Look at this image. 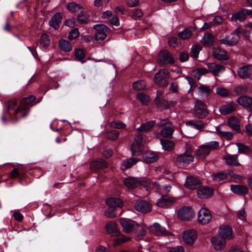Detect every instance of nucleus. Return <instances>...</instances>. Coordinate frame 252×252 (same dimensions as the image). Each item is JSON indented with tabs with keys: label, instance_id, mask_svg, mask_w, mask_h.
<instances>
[{
	"label": "nucleus",
	"instance_id": "nucleus-38",
	"mask_svg": "<svg viewBox=\"0 0 252 252\" xmlns=\"http://www.w3.org/2000/svg\"><path fill=\"white\" fill-rule=\"evenodd\" d=\"M29 111V109L28 107L22 106L20 105L18 108L14 110V113L17 116V119L20 118L25 117Z\"/></svg>",
	"mask_w": 252,
	"mask_h": 252
},
{
	"label": "nucleus",
	"instance_id": "nucleus-54",
	"mask_svg": "<svg viewBox=\"0 0 252 252\" xmlns=\"http://www.w3.org/2000/svg\"><path fill=\"white\" fill-rule=\"evenodd\" d=\"M136 97L143 104L146 105L150 101L149 96L142 93L137 94Z\"/></svg>",
	"mask_w": 252,
	"mask_h": 252
},
{
	"label": "nucleus",
	"instance_id": "nucleus-18",
	"mask_svg": "<svg viewBox=\"0 0 252 252\" xmlns=\"http://www.w3.org/2000/svg\"><path fill=\"white\" fill-rule=\"evenodd\" d=\"M175 202V200L167 195H163L159 199L156 204L158 206L161 208H168L173 205Z\"/></svg>",
	"mask_w": 252,
	"mask_h": 252
},
{
	"label": "nucleus",
	"instance_id": "nucleus-37",
	"mask_svg": "<svg viewBox=\"0 0 252 252\" xmlns=\"http://www.w3.org/2000/svg\"><path fill=\"white\" fill-rule=\"evenodd\" d=\"M245 8L242 9L238 12L234 13L232 15L231 19L234 21L243 22L246 19V15L244 12Z\"/></svg>",
	"mask_w": 252,
	"mask_h": 252
},
{
	"label": "nucleus",
	"instance_id": "nucleus-12",
	"mask_svg": "<svg viewBox=\"0 0 252 252\" xmlns=\"http://www.w3.org/2000/svg\"><path fill=\"white\" fill-rule=\"evenodd\" d=\"M197 238L196 232L193 229H188L184 231L183 239L185 242L189 245H192Z\"/></svg>",
	"mask_w": 252,
	"mask_h": 252
},
{
	"label": "nucleus",
	"instance_id": "nucleus-23",
	"mask_svg": "<svg viewBox=\"0 0 252 252\" xmlns=\"http://www.w3.org/2000/svg\"><path fill=\"white\" fill-rule=\"evenodd\" d=\"M107 167V163L102 159L94 161L90 164V169L94 171L103 169Z\"/></svg>",
	"mask_w": 252,
	"mask_h": 252
},
{
	"label": "nucleus",
	"instance_id": "nucleus-58",
	"mask_svg": "<svg viewBox=\"0 0 252 252\" xmlns=\"http://www.w3.org/2000/svg\"><path fill=\"white\" fill-rule=\"evenodd\" d=\"M35 99V97L33 95H31L28 97H25L22 99L20 105L27 107V106L32 104Z\"/></svg>",
	"mask_w": 252,
	"mask_h": 252
},
{
	"label": "nucleus",
	"instance_id": "nucleus-56",
	"mask_svg": "<svg viewBox=\"0 0 252 252\" xmlns=\"http://www.w3.org/2000/svg\"><path fill=\"white\" fill-rule=\"evenodd\" d=\"M202 47L199 45H193L191 48V55L193 58H197Z\"/></svg>",
	"mask_w": 252,
	"mask_h": 252
},
{
	"label": "nucleus",
	"instance_id": "nucleus-24",
	"mask_svg": "<svg viewBox=\"0 0 252 252\" xmlns=\"http://www.w3.org/2000/svg\"><path fill=\"white\" fill-rule=\"evenodd\" d=\"M211 242L214 248L217 251L223 250L225 245V240L220 238V237H212Z\"/></svg>",
	"mask_w": 252,
	"mask_h": 252
},
{
	"label": "nucleus",
	"instance_id": "nucleus-44",
	"mask_svg": "<svg viewBox=\"0 0 252 252\" xmlns=\"http://www.w3.org/2000/svg\"><path fill=\"white\" fill-rule=\"evenodd\" d=\"M131 240V237L126 236L124 235H121L120 237L115 239L113 241V245L117 246L126 242L129 241Z\"/></svg>",
	"mask_w": 252,
	"mask_h": 252
},
{
	"label": "nucleus",
	"instance_id": "nucleus-8",
	"mask_svg": "<svg viewBox=\"0 0 252 252\" xmlns=\"http://www.w3.org/2000/svg\"><path fill=\"white\" fill-rule=\"evenodd\" d=\"M134 208L137 211L142 213H148L152 210L150 203L143 200H137L134 205Z\"/></svg>",
	"mask_w": 252,
	"mask_h": 252
},
{
	"label": "nucleus",
	"instance_id": "nucleus-16",
	"mask_svg": "<svg viewBox=\"0 0 252 252\" xmlns=\"http://www.w3.org/2000/svg\"><path fill=\"white\" fill-rule=\"evenodd\" d=\"M213 56L215 59L219 61H226L229 59L227 52L220 47H216L213 49Z\"/></svg>",
	"mask_w": 252,
	"mask_h": 252
},
{
	"label": "nucleus",
	"instance_id": "nucleus-28",
	"mask_svg": "<svg viewBox=\"0 0 252 252\" xmlns=\"http://www.w3.org/2000/svg\"><path fill=\"white\" fill-rule=\"evenodd\" d=\"M193 157L192 155L188 154H184L178 156L177 158V161L181 164L184 165L188 164L190 162L193 161Z\"/></svg>",
	"mask_w": 252,
	"mask_h": 252
},
{
	"label": "nucleus",
	"instance_id": "nucleus-40",
	"mask_svg": "<svg viewBox=\"0 0 252 252\" xmlns=\"http://www.w3.org/2000/svg\"><path fill=\"white\" fill-rule=\"evenodd\" d=\"M174 129L172 126H169L163 128L160 132L161 136L165 138H171Z\"/></svg>",
	"mask_w": 252,
	"mask_h": 252
},
{
	"label": "nucleus",
	"instance_id": "nucleus-20",
	"mask_svg": "<svg viewBox=\"0 0 252 252\" xmlns=\"http://www.w3.org/2000/svg\"><path fill=\"white\" fill-rule=\"evenodd\" d=\"M237 102L246 109L251 108L252 106V98L248 95H243L239 96L237 99Z\"/></svg>",
	"mask_w": 252,
	"mask_h": 252
},
{
	"label": "nucleus",
	"instance_id": "nucleus-1",
	"mask_svg": "<svg viewBox=\"0 0 252 252\" xmlns=\"http://www.w3.org/2000/svg\"><path fill=\"white\" fill-rule=\"evenodd\" d=\"M209 114L207 106L201 100L197 99L194 102L193 115L198 119H204Z\"/></svg>",
	"mask_w": 252,
	"mask_h": 252
},
{
	"label": "nucleus",
	"instance_id": "nucleus-51",
	"mask_svg": "<svg viewBox=\"0 0 252 252\" xmlns=\"http://www.w3.org/2000/svg\"><path fill=\"white\" fill-rule=\"evenodd\" d=\"M213 179L216 182H220L227 179V175L223 172L214 173L212 175Z\"/></svg>",
	"mask_w": 252,
	"mask_h": 252
},
{
	"label": "nucleus",
	"instance_id": "nucleus-19",
	"mask_svg": "<svg viewBox=\"0 0 252 252\" xmlns=\"http://www.w3.org/2000/svg\"><path fill=\"white\" fill-rule=\"evenodd\" d=\"M201 185V182L199 179L191 176L187 178L186 182L185 184V187L191 189L197 188Z\"/></svg>",
	"mask_w": 252,
	"mask_h": 252
},
{
	"label": "nucleus",
	"instance_id": "nucleus-47",
	"mask_svg": "<svg viewBox=\"0 0 252 252\" xmlns=\"http://www.w3.org/2000/svg\"><path fill=\"white\" fill-rule=\"evenodd\" d=\"M216 130L220 136L227 140H230L233 138V134L230 132L222 131L219 127L216 128Z\"/></svg>",
	"mask_w": 252,
	"mask_h": 252
},
{
	"label": "nucleus",
	"instance_id": "nucleus-62",
	"mask_svg": "<svg viewBox=\"0 0 252 252\" xmlns=\"http://www.w3.org/2000/svg\"><path fill=\"white\" fill-rule=\"evenodd\" d=\"M75 56L76 59H77L79 61H80L82 62L84 61H83L85 57V54L84 52L82 49H76L75 51Z\"/></svg>",
	"mask_w": 252,
	"mask_h": 252
},
{
	"label": "nucleus",
	"instance_id": "nucleus-43",
	"mask_svg": "<svg viewBox=\"0 0 252 252\" xmlns=\"http://www.w3.org/2000/svg\"><path fill=\"white\" fill-rule=\"evenodd\" d=\"M160 141L162 148L165 151H170L173 149L175 145L172 141L164 139H161Z\"/></svg>",
	"mask_w": 252,
	"mask_h": 252
},
{
	"label": "nucleus",
	"instance_id": "nucleus-60",
	"mask_svg": "<svg viewBox=\"0 0 252 252\" xmlns=\"http://www.w3.org/2000/svg\"><path fill=\"white\" fill-rule=\"evenodd\" d=\"M204 145L208 150L211 152L212 150L218 149L219 147L220 144L218 141H211Z\"/></svg>",
	"mask_w": 252,
	"mask_h": 252
},
{
	"label": "nucleus",
	"instance_id": "nucleus-64",
	"mask_svg": "<svg viewBox=\"0 0 252 252\" xmlns=\"http://www.w3.org/2000/svg\"><path fill=\"white\" fill-rule=\"evenodd\" d=\"M79 35V32L77 28H75L70 32L68 34V38L70 40L76 39Z\"/></svg>",
	"mask_w": 252,
	"mask_h": 252
},
{
	"label": "nucleus",
	"instance_id": "nucleus-52",
	"mask_svg": "<svg viewBox=\"0 0 252 252\" xmlns=\"http://www.w3.org/2000/svg\"><path fill=\"white\" fill-rule=\"evenodd\" d=\"M192 32L189 28H186L180 32L178 35L182 39H188L192 36Z\"/></svg>",
	"mask_w": 252,
	"mask_h": 252
},
{
	"label": "nucleus",
	"instance_id": "nucleus-13",
	"mask_svg": "<svg viewBox=\"0 0 252 252\" xmlns=\"http://www.w3.org/2000/svg\"><path fill=\"white\" fill-rule=\"evenodd\" d=\"M219 235L220 238L226 240L233 237L232 228L228 225L221 226L220 227Z\"/></svg>",
	"mask_w": 252,
	"mask_h": 252
},
{
	"label": "nucleus",
	"instance_id": "nucleus-9",
	"mask_svg": "<svg viewBox=\"0 0 252 252\" xmlns=\"http://www.w3.org/2000/svg\"><path fill=\"white\" fill-rule=\"evenodd\" d=\"M106 232L112 236L118 237L121 235V231L118 224L114 221H109L105 225Z\"/></svg>",
	"mask_w": 252,
	"mask_h": 252
},
{
	"label": "nucleus",
	"instance_id": "nucleus-27",
	"mask_svg": "<svg viewBox=\"0 0 252 252\" xmlns=\"http://www.w3.org/2000/svg\"><path fill=\"white\" fill-rule=\"evenodd\" d=\"M62 19V14L60 12L56 13L53 16L49 21V25L55 30H57Z\"/></svg>",
	"mask_w": 252,
	"mask_h": 252
},
{
	"label": "nucleus",
	"instance_id": "nucleus-22",
	"mask_svg": "<svg viewBox=\"0 0 252 252\" xmlns=\"http://www.w3.org/2000/svg\"><path fill=\"white\" fill-rule=\"evenodd\" d=\"M219 42L222 44L228 46H234L238 43V38L232 35H226L225 36H221L219 39Z\"/></svg>",
	"mask_w": 252,
	"mask_h": 252
},
{
	"label": "nucleus",
	"instance_id": "nucleus-50",
	"mask_svg": "<svg viewBox=\"0 0 252 252\" xmlns=\"http://www.w3.org/2000/svg\"><path fill=\"white\" fill-rule=\"evenodd\" d=\"M248 88L246 85H239L234 89V92L237 95L246 94Z\"/></svg>",
	"mask_w": 252,
	"mask_h": 252
},
{
	"label": "nucleus",
	"instance_id": "nucleus-10",
	"mask_svg": "<svg viewBox=\"0 0 252 252\" xmlns=\"http://www.w3.org/2000/svg\"><path fill=\"white\" fill-rule=\"evenodd\" d=\"M212 219V215L210 212L205 209H201L198 215V220L199 222L205 224L208 223Z\"/></svg>",
	"mask_w": 252,
	"mask_h": 252
},
{
	"label": "nucleus",
	"instance_id": "nucleus-14",
	"mask_svg": "<svg viewBox=\"0 0 252 252\" xmlns=\"http://www.w3.org/2000/svg\"><path fill=\"white\" fill-rule=\"evenodd\" d=\"M238 74L242 79L252 78V66L251 65L243 66L239 68Z\"/></svg>",
	"mask_w": 252,
	"mask_h": 252
},
{
	"label": "nucleus",
	"instance_id": "nucleus-33",
	"mask_svg": "<svg viewBox=\"0 0 252 252\" xmlns=\"http://www.w3.org/2000/svg\"><path fill=\"white\" fill-rule=\"evenodd\" d=\"M155 125V121H150L142 124L137 129L139 132H148L151 130Z\"/></svg>",
	"mask_w": 252,
	"mask_h": 252
},
{
	"label": "nucleus",
	"instance_id": "nucleus-46",
	"mask_svg": "<svg viewBox=\"0 0 252 252\" xmlns=\"http://www.w3.org/2000/svg\"><path fill=\"white\" fill-rule=\"evenodd\" d=\"M236 145L238 148V153L241 154H251L252 152V149L248 146L244 144L237 143Z\"/></svg>",
	"mask_w": 252,
	"mask_h": 252
},
{
	"label": "nucleus",
	"instance_id": "nucleus-26",
	"mask_svg": "<svg viewBox=\"0 0 252 252\" xmlns=\"http://www.w3.org/2000/svg\"><path fill=\"white\" fill-rule=\"evenodd\" d=\"M230 189L234 193L243 196L247 194L249 191L247 187L240 185H231Z\"/></svg>",
	"mask_w": 252,
	"mask_h": 252
},
{
	"label": "nucleus",
	"instance_id": "nucleus-31",
	"mask_svg": "<svg viewBox=\"0 0 252 252\" xmlns=\"http://www.w3.org/2000/svg\"><path fill=\"white\" fill-rule=\"evenodd\" d=\"M106 203L109 206L116 208V207L121 208L124 203L122 200L118 198H109L106 200Z\"/></svg>",
	"mask_w": 252,
	"mask_h": 252
},
{
	"label": "nucleus",
	"instance_id": "nucleus-49",
	"mask_svg": "<svg viewBox=\"0 0 252 252\" xmlns=\"http://www.w3.org/2000/svg\"><path fill=\"white\" fill-rule=\"evenodd\" d=\"M119 135V132L116 130H112L108 131L105 134V137L111 140H115L118 139Z\"/></svg>",
	"mask_w": 252,
	"mask_h": 252
},
{
	"label": "nucleus",
	"instance_id": "nucleus-48",
	"mask_svg": "<svg viewBox=\"0 0 252 252\" xmlns=\"http://www.w3.org/2000/svg\"><path fill=\"white\" fill-rule=\"evenodd\" d=\"M138 161V159L137 158H130L125 160L123 162V166L125 167L124 170L131 167Z\"/></svg>",
	"mask_w": 252,
	"mask_h": 252
},
{
	"label": "nucleus",
	"instance_id": "nucleus-32",
	"mask_svg": "<svg viewBox=\"0 0 252 252\" xmlns=\"http://www.w3.org/2000/svg\"><path fill=\"white\" fill-rule=\"evenodd\" d=\"M143 157L145 161L147 163H154L157 161L159 158L158 155L151 152L144 153Z\"/></svg>",
	"mask_w": 252,
	"mask_h": 252
},
{
	"label": "nucleus",
	"instance_id": "nucleus-6",
	"mask_svg": "<svg viewBox=\"0 0 252 252\" xmlns=\"http://www.w3.org/2000/svg\"><path fill=\"white\" fill-rule=\"evenodd\" d=\"M158 63L161 65L173 64L175 63L174 59L168 50H163L160 52L157 59Z\"/></svg>",
	"mask_w": 252,
	"mask_h": 252
},
{
	"label": "nucleus",
	"instance_id": "nucleus-53",
	"mask_svg": "<svg viewBox=\"0 0 252 252\" xmlns=\"http://www.w3.org/2000/svg\"><path fill=\"white\" fill-rule=\"evenodd\" d=\"M133 88L136 91L144 90L146 88V83L143 80H139L133 83Z\"/></svg>",
	"mask_w": 252,
	"mask_h": 252
},
{
	"label": "nucleus",
	"instance_id": "nucleus-2",
	"mask_svg": "<svg viewBox=\"0 0 252 252\" xmlns=\"http://www.w3.org/2000/svg\"><path fill=\"white\" fill-rule=\"evenodd\" d=\"M145 143L144 134L137 131L135 135L134 141L131 146V150L133 156H139L141 153V148Z\"/></svg>",
	"mask_w": 252,
	"mask_h": 252
},
{
	"label": "nucleus",
	"instance_id": "nucleus-34",
	"mask_svg": "<svg viewBox=\"0 0 252 252\" xmlns=\"http://www.w3.org/2000/svg\"><path fill=\"white\" fill-rule=\"evenodd\" d=\"M227 124L233 129L239 132L240 130V122L235 117H232L228 119Z\"/></svg>",
	"mask_w": 252,
	"mask_h": 252
},
{
	"label": "nucleus",
	"instance_id": "nucleus-45",
	"mask_svg": "<svg viewBox=\"0 0 252 252\" xmlns=\"http://www.w3.org/2000/svg\"><path fill=\"white\" fill-rule=\"evenodd\" d=\"M67 9L73 13L78 12L83 9V7L74 2H69L67 6Z\"/></svg>",
	"mask_w": 252,
	"mask_h": 252
},
{
	"label": "nucleus",
	"instance_id": "nucleus-7",
	"mask_svg": "<svg viewBox=\"0 0 252 252\" xmlns=\"http://www.w3.org/2000/svg\"><path fill=\"white\" fill-rule=\"evenodd\" d=\"M124 184L129 189H134L141 186H146L148 183L145 180H140L134 177H128L124 181Z\"/></svg>",
	"mask_w": 252,
	"mask_h": 252
},
{
	"label": "nucleus",
	"instance_id": "nucleus-25",
	"mask_svg": "<svg viewBox=\"0 0 252 252\" xmlns=\"http://www.w3.org/2000/svg\"><path fill=\"white\" fill-rule=\"evenodd\" d=\"M226 164L233 166H239L241 164L238 161V156L237 155L228 154L224 157Z\"/></svg>",
	"mask_w": 252,
	"mask_h": 252
},
{
	"label": "nucleus",
	"instance_id": "nucleus-15",
	"mask_svg": "<svg viewBox=\"0 0 252 252\" xmlns=\"http://www.w3.org/2000/svg\"><path fill=\"white\" fill-rule=\"evenodd\" d=\"M199 198L207 199L212 197L214 194V189L207 186L203 187L197 190Z\"/></svg>",
	"mask_w": 252,
	"mask_h": 252
},
{
	"label": "nucleus",
	"instance_id": "nucleus-39",
	"mask_svg": "<svg viewBox=\"0 0 252 252\" xmlns=\"http://www.w3.org/2000/svg\"><path fill=\"white\" fill-rule=\"evenodd\" d=\"M89 15L87 12L82 10L80 11L77 20L80 24H86L89 21Z\"/></svg>",
	"mask_w": 252,
	"mask_h": 252
},
{
	"label": "nucleus",
	"instance_id": "nucleus-36",
	"mask_svg": "<svg viewBox=\"0 0 252 252\" xmlns=\"http://www.w3.org/2000/svg\"><path fill=\"white\" fill-rule=\"evenodd\" d=\"M215 41L214 35L211 33H205L202 40V43L205 46H212Z\"/></svg>",
	"mask_w": 252,
	"mask_h": 252
},
{
	"label": "nucleus",
	"instance_id": "nucleus-30",
	"mask_svg": "<svg viewBox=\"0 0 252 252\" xmlns=\"http://www.w3.org/2000/svg\"><path fill=\"white\" fill-rule=\"evenodd\" d=\"M149 231L157 235H162L165 233V229L161 226L158 223H155L149 227Z\"/></svg>",
	"mask_w": 252,
	"mask_h": 252
},
{
	"label": "nucleus",
	"instance_id": "nucleus-4",
	"mask_svg": "<svg viewBox=\"0 0 252 252\" xmlns=\"http://www.w3.org/2000/svg\"><path fill=\"white\" fill-rule=\"evenodd\" d=\"M169 73L165 69H160L155 75V82L160 87L167 86Z\"/></svg>",
	"mask_w": 252,
	"mask_h": 252
},
{
	"label": "nucleus",
	"instance_id": "nucleus-29",
	"mask_svg": "<svg viewBox=\"0 0 252 252\" xmlns=\"http://www.w3.org/2000/svg\"><path fill=\"white\" fill-rule=\"evenodd\" d=\"M157 93H158V95L156 97L155 100V103H156V105H157V106L158 108H161V109H165L169 108L168 101L166 100L161 99L159 97V96H161V95H162V94L161 92H157Z\"/></svg>",
	"mask_w": 252,
	"mask_h": 252
},
{
	"label": "nucleus",
	"instance_id": "nucleus-63",
	"mask_svg": "<svg viewBox=\"0 0 252 252\" xmlns=\"http://www.w3.org/2000/svg\"><path fill=\"white\" fill-rule=\"evenodd\" d=\"M209 73V70L204 68H200L197 70L195 77H197L198 79H200L202 75H205Z\"/></svg>",
	"mask_w": 252,
	"mask_h": 252
},
{
	"label": "nucleus",
	"instance_id": "nucleus-11",
	"mask_svg": "<svg viewBox=\"0 0 252 252\" xmlns=\"http://www.w3.org/2000/svg\"><path fill=\"white\" fill-rule=\"evenodd\" d=\"M178 217L181 220H189L194 216V213L190 207H185L179 209Z\"/></svg>",
	"mask_w": 252,
	"mask_h": 252
},
{
	"label": "nucleus",
	"instance_id": "nucleus-17",
	"mask_svg": "<svg viewBox=\"0 0 252 252\" xmlns=\"http://www.w3.org/2000/svg\"><path fill=\"white\" fill-rule=\"evenodd\" d=\"M207 65L209 72L212 73L214 76H218L220 73L224 71L225 69L223 65L215 63H208Z\"/></svg>",
	"mask_w": 252,
	"mask_h": 252
},
{
	"label": "nucleus",
	"instance_id": "nucleus-42",
	"mask_svg": "<svg viewBox=\"0 0 252 252\" xmlns=\"http://www.w3.org/2000/svg\"><path fill=\"white\" fill-rule=\"evenodd\" d=\"M59 44L61 49L65 52H68L72 50L71 43L66 40H60L59 42Z\"/></svg>",
	"mask_w": 252,
	"mask_h": 252
},
{
	"label": "nucleus",
	"instance_id": "nucleus-35",
	"mask_svg": "<svg viewBox=\"0 0 252 252\" xmlns=\"http://www.w3.org/2000/svg\"><path fill=\"white\" fill-rule=\"evenodd\" d=\"M186 125L192 126L199 131L203 130L206 124L202 121H189L186 122Z\"/></svg>",
	"mask_w": 252,
	"mask_h": 252
},
{
	"label": "nucleus",
	"instance_id": "nucleus-61",
	"mask_svg": "<svg viewBox=\"0 0 252 252\" xmlns=\"http://www.w3.org/2000/svg\"><path fill=\"white\" fill-rule=\"evenodd\" d=\"M116 209L109 207L104 212V215L108 218H114L116 217Z\"/></svg>",
	"mask_w": 252,
	"mask_h": 252
},
{
	"label": "nucleus",
	"instance_id": "nucleus-5",
	"mask_svg": "<svg viewBox=\"0 0 252 252\" xmlns=\"http://www.w3.org/2000/svg\"><path fill=\"white\" fill-rule=\"evenodd\" d=\"M94 29L96 31L95 39L96 41L104 40L106 38L107 34L111 32V30L104 24L94 25Z\"/></svg>",
	"mask_w": 252,
	"mask_h": 252
},
{
	"label": "nucleus",
	"instance_id": "nucleus-55",
	"mask_svg": "<svg viewBox=\"0 0 252 252\" xmlns=\"http://www.w3.org/2000/svg\"><path fill=\"white\" fill-rule=\"evenodd\" d=\"M216 93L222 97L229 96L231 94L230 92L227 89L223 87L217 88Z\"/></svg>",
	"mask_w": 252,
	"mask_h": 252
},
{
	"label": "nucleus",
	"instance_id": "nucleus-57",
	"mask_svg": "<svg viewBox=\"0 0 252 252\" xmlns=\"http://www.w3.org/2000/svg\"><path fill=\"white\" fill-rule=\"evenodd\" d=\"M40 44L44 47H47L50 43L49 36L46 33H43L40 38Z\"/></svg>",
	"mask_w": 252,
	"mask_h": 252
},
{
	"label": "nucleus",
	"instance_id": "nucleus-41",
	"mask_svg": "<svg viewBox=\"0 0 252 252\" xmlns=\"http://www.w3.org/2000/svg\"><path fill=\"white\" fill-rule=\"evenodd\" d=\"M196 153L197 155L200 158H204L209 155L210 152L205 146V145L203 144L199 147V149L196 151Z\"/></svg>",
	"mask_w": 252,
	"mask_h": 252
},
{
	"label": "nucleus",
	"instance_id": "nucleus-3",
	"mask_svg": "<svg viewBox=\"0 0 252 252\" xmlns=\"http://www.w3.org/2000/svg\"><path fill=\"white\" fill-rule=\"evenodd\" d=\"M119 221L123 227V231L127 234L135 232L139 227V225L137 222L131 220L120 218Z\"/></svg>",
	"mask_w": 252,
	"mask_h": 252
},
{
	"label": "nucleus",
	"instance_id": "nucleus-21",
	"mask_svg": "<svg viewBox=\"0 0 252 252\" xmlns=\"http://www.w3.org/2000/svg\"><path fill=\"white\" fill-rule=\"evenodd\" d=\"M237 105L234 102H230L221 106L219 111L222 115H226L232 113L236 109Z\"/></svg>",
	"mask_w": 252,
	"mask_h": 252
},
{
	"label": "nucleus",
	"instance_id": "nucleus-59",
	"mask_svg": "<svg viewBox=\"0 0 252 252\" xmlns=\"http://www.w3.org/2000/svg\"><path fill=\"white\" fill-rule=\"evenodd\" d=\"M198 89L203 96L205 97L208 96L211 92L210 88L206 86L202 85L198 88Z\"/></svg>",
	"mask_w": 252,
	"mask_h": 252
}]
</instances>
